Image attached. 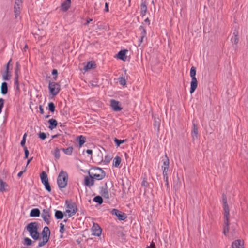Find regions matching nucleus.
Masks as SVG:
<instances>
[{
    "label": "nucleus",
    "instance_id": "nucleus-29",
    "mask_svg": "<svg viewBox=\"0 0 248 248\" xmlns=\"http://www.w3.org/2000/svg\"><path fill=\"white\" fill-rule=\"evenodd\" d=\"M77 140L79 146L81 147L86 141V138L82 135H80L78 137Z\"/></svg>",
    "mask_w": 248,
    "mask_h": 248
},
{
    "label": "nucleus",
    "instance_id": "nucleus-31",
    "mask_svg": "<svg viewBox=\"0 0 248 248\" xmlns=\"http://www.w3.org/2000/svg\"><path fill=\"white\" fill-rule=\"evenodd\" d=\"M55 217L57 219H62L64 217L63 213L59 210H56L55 213Z\"/></svg>",
    "mask_w": 248,
    "mask_h": 248
},
{
    "label": "nucleus",
    "instance_id": "nucleus-37",
    "mask_svg": "<svg viewBox=\"0 0 248 248\" xmlns=\"http://www.w3.org/2000/svg\"><path fill=\"white\" fill-rule=\"evenodd\" d=\"M166 159L164 160L163 161V166H162V167H165V168H168L170 164L169 159L167 156L165 155Z\"/></svg>",
    "mask_w": 248,
    "mask_h": 248
},
{
    "label": "nucleus",
    "instance_id": "nucleus-17",
    "mask_svg": "<svg viewBox=\"0 0 248 248\" xmlns=\"http://www.w3.org/2000/svg\"><path fill=\"white\" fill-rule=\"evenodd\" d=\"M100 193L104 198L107 199L109 198V194L106 183L105 186L101 188Z\"/></svg>",
    "mask_w": 248,
    "mask_h": 248
},
{
    "label": "nucleus",
    "instance_id": "nucleus-13",
    "mask_svg": "<svg viewBox=\"0 0 248 248\" xmlns=\"http://www.w3.org/2000/svg\"><path fill=\"white\" fill-rule=\"evenodd\" d=\"M89 176H86L84 178V185L89 187L92 186L94 185V179L91 176L90 174V171H89Z\"/></svg>",
    "mask_w": 248,
    "mask_h": 248
},
{
    "label": "nucleus",
    "instance_id": "nucleus-38",
    "mask_svg": "<svg viewBox=\"0 0 248 248\" xmlns=\"http://www.w3.org/2000/svg\"><path fill=\"white\" fill-rule=\"evenodd\" d=\"M49 110L52 113L55 111V106L53 102H50L48 104Z\"/></svg>",
    "mask_w": 248,
    "mask_h": 248
},
{
    "label": "nucleus",
    "instance_id": "nucleus-25",
    "mask_svg": "<svg viewBox=\"0 0 248 248\" xmlns=\"http://www.w3.org/2000/svg\"><path fill=\"white\" fill-rule=\"evenodd\" d=\"M40 215V211L38 208L32 209L30 213V216L31 217H38Z\"/></svg>",
    "mask_w": 248,
    "mask_h": 248
},
{
    "label": "nucleus",
    "instance_id": "nucleus-50",
    "mask_svg": "<svg viewBox=\"0 0 248 248\" xmlns=\"http://www.w3.org/2000/svg\"><path fill=\"white\" fill-rule=\"evenodd\" d=\"M4 106V99L2 98H0V114L1 113L2 109Z\"/></svg>",
    "mask_w": 248,
    "mask_h": 248
},
{
    "label": "nucleus",
    "instance_id": "nucleus-22",
    "mask_svg": "<svg viewBox=\"0 0 248 248\" xmlns=\"http://www.w3.org/2000/svg\"><path fill=\"white\" fill-rule=\"evenodd\" d=\"M8 185L2 179H0V191L3 192L8 190Z\"/></svg>",
    "mask_w": 248,
    "mask_h": 248
},
{
    "label": "nucleus",
    "instance_id": "nucleus-34",
    "mask_svg": "<svg viewBox=\"0 0 248 248\" xmlns=\"http://www.w3.org/2000/svg\"><path fill=\"white\" fill-rule=\"evenodd\" d=\"M93 201L99 203V204H101L103 203V200L101 196H97L93 198Z\"/></svg>",
    "mask_w": 248,
    "mask_h": 248
},
{
    "label": "nucleus",
    "instance_id": "nucleus-16",
    "mask_svg": "<svg viewBox=\"0 0 248 248\" xmlns=\"http://www.w3.org/2000/svg\"><path fill=\"white\" fill-rule=\"evenodd\" d=\"M71 3V0H66L63 2L61 5V9L63 12L67 11L70 7Z\"/></svg>",
    "mask_w": 248,
    "mask_h": 248
},
{
    "label": "nucleus",
    "instance_id": "nucleus-9",
    "mask_svg": "<svg viewBox=\"0 0 248 248\" xmlns=\"http://www.w3.org/2000/svg\"><path fill=\"white\" fill-rule=\"evenodd\" d=\"M41 217L44 220V221L47 224V225H49L50 223V218H51V214H50V210L49 209H44L43 210Z\"/></svg>",
    "mask_w": 248,
    "mask_h": 248
},
{
    "label": "nucleus",
    "instance_id": "nucleus-12",
    "mask_svg": "<svg viewBox=\"0 0 248 248\" xmlns=\"http://www.w3.org/2000/svg\"><path fill=\"white\" fill-rule=\"evenodd\" d=\"M111 213L112 215H114L117 216L120 220H124L126 218V215L124 213H123L117 209H112Z\"/></svg>",
    "mask_w": 248,
    "mask_h": 248
},
{
    "label": "nucleus",
    "instance_id": "nucleus-11",
    "mask_svg": "<svg viewBox=\"0 0 248 248\" xmlns=\"http://www.w3.org/2000/svg\"><path fill=\"white\" fill-rule=\"evenodd\" d=\"M91 229L93 235L96 236H99L101 235L102 233V229L98 224L93 223Z\"/></svg>",
    "mask_w": 248,
    "mask_h": 248
},
{
    "label": "nucleus",
    "instance_id": "nucleus-4",
    "mask_svg": "<svg viewBox=\"0 0 248 248\" xmlns=\"http://www.w3.org/2000/svg\"><path fill=\"white\" fill-rule=\"evenodd\" d=\"M196 69L192 66L190 69V76L191 77V81L190 83V93H192L196 90L197 87L198 82L196 78Z\"/></svg>",
    "mask_w": 248,
    "mask_h": 248
},
{
    "label": "nucleus",
    "instance_id": "nucleus-2",
    "mask_svg": "<svg viewBox=\"0 0 248 248\" xmlns=\"http://www.w3.org/2000/svg\"><path fill=\"white\" fill-rule=\"evenodd\" d=\"M68 175L66 172L62 170L57 178V184L60 189L64 188L67 185Z\"/></svg>",
    "mask_w": 248,
    "mask_h": 248
},
{
    "label": "nucleus",
    "instance_id": "nucleus-26",
    "mask_svg": "<svg viewBox=\"0 0 248 248\" xmlns=\"http://www.w3.org/2000/svg\"><path fill=\"white\" fill-rule=\"evenodd\" d=\"M8 93V85L6 82L2 83L1 85V93L2 94H6Z\"/></svg>",
    "mask_w": 248,
    "mask_h": 248
},
{
    "label": "nucleus",
    "instance_id": "nucleus-24",
    "mask_svg": "<svg viewBox=\"0 0 248 248\" xmlns=\"http://www.w3.org/2000/svg\"><path fill=\"white\" fill-rule=\"evenodd\" d=\"M48 123L49 124L48 128L51 130L56 128L58 124L57 121L55 119L52 118L49 120Z\"/></svg>",
    "mask_w": 248,
    "mask_h": 248
},
{
    "label": "nucleus",
    "instance_id": "nucleus-63",
    "mask_svg": "<svg viewBox=\"0 0 248 248\" xmlns=\"http://www.w3.org/2000/svg\"><path fill=\"white\" fill-rule=\"evenodd\" d=\"M144 21H145V22L148 23V24L149 25L150 24V20H149V18H147L146 19H145Z\"/></svg>",
    "mask_w": 248,
    "mask_h": 248
},
{
    "label": "nucleus",
    "instance_id": "nucleus-51",
    "mask_svg": "<svg viewBox=\"0 0 248 248\" xmlns=\"http://www.w3.org/2000/svg\"><path fill=\"white\" fill-rule=\"evenodd\" d=\"M24 152H25V158L27 159L28 157L29 152L27 147H25L24 148Z\"/></svg>",
    "mask_w": 248,
    "mask_h": 248
},
{
    "label": "nucleus",
    "instance_id": "nucleus-32",
    "mask_svg": "<svg viewBox=\"0 0 248 248\" xmlns=\"http://www.w3.org/2000/svg\"><path fill=\"white\" fill-rule=\"evenodd\" d=\"M62 150L65 154L71 155L72 154L73 148L72 147H69L67 148H62Z\"/></svg>",
    "mask_w": 248,
    "mask_h": 248
},
{
    "label": "nucleus",
    "instance_id": "nucleus-52",
    "mask_svg": "<svg viewBox=\"0 0 248 248\" xmlns=\"http://www.w3.org/2000/svg\"><path fill=\"white\" fill-rule=\"evenodd\" d=\"M52 75H56L55 77H53L54 80H56L57 79V75L58 74L57 70L56 69H53L52 72Z\"/></svg>",
    "mask_w": 248,
    "mask_h": 248
},
{
    "label": "nucleus",
    "instance_id": "nucleus-59",
    "mask_svg": "<svg viewBox=\"0 0 248 248\" xmlns=\"http://www.w3.org/2000/svg\"><path fill=\"white\" fill-rule=\"evenodd\" d=\"M86 152L88 154H90V155H92V153H93V151L91 149H87L86 151Z\"/></svg>",
    "mask_w": 248,
    "mask_h": 248
},
{
    "label": "nucleus",
    "instance_id": "nucleus-28",
    "mask_svg": "<svg viewBox=\"0 0 248 248\" xmlns=\"http://www.w3.org/2000/svg\"><path fill=\"white\" fill-rule=\"evenodd\" d=\"M40 178H41V182L43 184H45L47 182H48L47 175L45 171H43L41 173V174L40 175Z\"/></svg>",
    "mask_w": 248,
    "mask_h": 248
},
{
    "label": "nucleus",
    "instance_id": "nucleus-55",
    "mask_svg": "<svg viewBox=\"0 0 248 248\" xmlns=\"http://www.w3.org/2000/svg\"><path fill=\"white\" fill-rule=\"evenodd\" d=\"M163 178L166 182V185L168 187L169 186L168 177V176H166V177H163Z\"/></svg>",
    "mask_w": 248,
    "mask_h": 248
},
{
    "label": "nucleus",
    "instance_id": "nucleus-14",
    "mask_svg": "<svg viewBox=\"0 0 248 248\" xmlns=\"http://www.w3.org/2000/svg\"><path fill=\"white\" fill-rule=\"evenodd\" d=\"M110 106L113 110L115 111H120L122 109V108L120 106V102L114 99L110 101Z\"/></svg>",
    "mask_w": 248,
    "mask_h": 248
},
{
    "label": "nucleus",
    "instance_id": "nucleus-43",
    "mask_svg": "<svg viewBox=\"0 0 248 248\" xmlns=\"http://www.w3.org/2000/svg\"><path fill=\"white\" fill-rule=\"evenodd\" d=\"M140 29L141 30V35L142 36V38H144L146 36V32L145 29L143 27V26H140Z\"/></svg>",
    "mask_w": 248,
    "mask_h": 248
},
{
    "label": "nucleus",
    "instance_id": "nucleus-20",
    "mask_svg": "<svg viewBox=\"0 0 248 248\" xmlns=\"http://www.w3.org/2000/svg\"><path fill=\"white\" fill-rule=\"evenodd\" d=\"M147 11V6L145 1H142L140 5V15L142 16H145Z\"/></svg>",
    "mask_w": 248,
    "mask_h": 248
},
{
    "label": "nucleus",
    "instance_id": "nucleus-53",
    "mask_svg": "<svg viewBox=\"0 0 248 248\" xmlns=\"http://www.w3.org/2000/svg\"><path fill=\"white\" fill-rule=\"evenodd\" d=\"M111 159V158L109 156H106L105 157V160H104V161L106 162V163H108V162H110Z\"/></svg>",
    "mask_w": 248,
    "mask_h": 248
},
{
    "label": "nucleus",
    "instance_id": "nucleus-44",
    "mask_svg": "<svg viewBox=\"0 0 248 248\" xmlns=\"http://www.w3.org/2000/svg\"><path fill=\"white\" fill-rule=\"evenodd\" d=\"M231 42L235 44L236 45H237L239 42V37L235 36L232 37L231 38Z\"/></svg>",
    "mask_w": 248,
    "mask_h": 248
},
{
    "label": "nucleus",
    "instance_id": "nucleus-42",
    "mask_svg": "<svg viewBox=\"0 0 248 248\" xmlns=\"http://www.w3.org/2000/svg\"><path fill=\"white\" fill-rule=\"evenodd\" d=\"M55 157L59 159L60 157V150L58 148H56L54 151Z\"/></svg>",
    "mask_w": 248,
    "mask_h": 248
},
{
    "label": "nucleus",
    "instance_id": "nucleus-30",
    "mask_svg": "<svg viewBox=\"0 0 248 248\" xmlns=\"http://www.w3.org/2000/svg\"><path fill=\"white\" fill-rule=\"evenodd\" d=\"M121 157L119 156H116L113 161V165L115 167H118L119 166L120 164L121 163Z\"/></svg>",
    "mask_w": 248,
    "mask_h": 248
},
{
    "label": "nucleus",
    "instance_id": "nucleus-5",
    "mask_svg": "<svg viewBox=\"0 0 248 248\" xmlns=\"http://www.w3.org/2000/svg\"><path fill=\"white\" fill-rule=\"evenodd\" d=\"M90 174L94 179L97 180H101L104 179L106 176V173L104 170L98 167L92 169Z\"/></svg>",
    "mask_w": 248,
    "mask_h": 248
},
{
    "label": "nucleus",
    "instance_id": "nucleus-64",
    "mask_svg": "<svg viewBox=\"0 0 248 248\" xmlns=\"http://www.w3.org/2000/svg\"><path fill=\"white\" fill-rule=\"evenodd\" d=\"M32 158H31L30 159H29L28 161H27V166L29 164V163L32 160Z\"/></svg>",
    "mask_w": 248,
    "mask_h": 248
},
{
    "label": "nucleus",
    "instance_id": "nucleus-33",
    "mask_svg": "<svg viewBox=\"0 0 248 248\" xmlns=\"http://www.w3.org/2000/svg\"><path fill=\"white\" fill-rule=\"evenodd\" d=\"M126 141H127L126 139L121 140H119V139H117L116 138H115L114 139V141L116 144V145L117 147H119L121 144L126 142Z\"/></svg>",
    "mask_w": 248,
    "mask_h": 248
},
{
    "label": "nucleus",
    "instance_id": "nucleus-40",
    "mask_svg": "<svg viewBox=\"0 0 248 248\" xmlns=\"http://www.w3.org/2000/svg\"><path fill=\"white\" fill-rule=\"evenodd\" d=\"M89 86L91 87H98V81H95V80H94V81L92 80V81H90L89 84Z\"/></svg>",
    "mask_w": 248,
    "mask_h": 248
},
{
    "label": "nucleus",
    "instance_id": "nucleus-19",
    "mask_svg": "<svg viewBox=\"0 0 248 248\" xmlns=\"http://www.w3.org/2000/svg\"><path fill=\"white\" fill-rule=\"evenodd\" d=\"M198 127L195 123L193 124V129L191 131V136L193 140H195L198 139Z\"/></svg>",
    "mask_w": 248,
    "mask_h": 248
},
{
    "label": "nucleus",
    "instance_id": "nucleus-27",
    "mask_svg": "<svg viewBox=\"0 0 248 248\" xmlns=\"http://www.w3.org/2000/svg\"><path fill=\"white\" fill-rule=\"evenodd\" d=\"M95 66L96 65L94 64V62H89L84 66V70H85V71H87L91 69L95 68Z\"/></svg>",
    "mask_w": 248,
    "mask_h": 248
},
{
    "label": "nucleus",
    "instance_id": "nucleus-6",
    "mask_svg": "<svg viewBox=\"0 0 248 248\" xmlns=\"http://www.w3.org/2000/svg\"><path fill=\"white\" fill-rule=\"evenodd\" d=\"M50 235V231L49 228L45 226L42 232V241L39 242L38 244L39 247L44 246L49 240Z\"/></svg>",
    "mask_w": 248,
    "mask_h": 248
},
{
    "label": "nucleus",
    "instance_id": "nucleus-62",
    "mask_svg": "<svg viewBox=\"0 0 248 248\" xmlns=\"http://www.w3.org/2000/svg\"><path fill=\"white\" fill-rule=\"evenodd\" d=\"M143 38H142V36H140V39L139 40V42H140L139 45H140V44H141L143 42Z\"/></svg>",
    "mask_w": 248,
    "mask_h": 248
},
{
    "label": "nucleus",
    "instance_id": "nucleus-7",
    "mask_svg": "<svg viewBox=\"0 0 248 248\" xmlns=\"http://www.w3.org/2000/svg\"><path fill=\"white\" fill-rule=\"evenodd\" d=\"M66 204L68 209L66 210V213L68 214L69 217L74 215L78 211L77 204L75 202L66 201Z\"/></svg>",
    "mask_w": 248,
    "mask_h": 248
},
{
    "label": "nucleus",
    "instance_id": "nucleus-15",
    "mask_svg": "<svg viewBox=\"0 0 248 248\" xmlns=\"http://www.w3.org/2000/svg\"><path fill=\"white\" fill-rule=\"evenodd\" d=\"M12 61V59H10L6 64L5 71L2 74V79L4 80H10V76L9 75V64Z\"/></svg>",
    "mask_w": 248,
    "mask_h": 248
},
{
    "label": "nucleus",
    "instance_id": "nucleus-41",
    "mask_svg": "<svg viewBox=\"0 0 248 248\" xmlns=\"http://www.w3.org/2000/svg\"><path fill=\"white\" fill-rule=\"evenodd\" d=\"M26 136H27V134L25 133L23 135L22 140H21V145L22 147H23V148H24L25 147H26L25 146Z\"/></svg>",
    "mask_w": 248,
    "mask_h": 248
},
{
    "label": "nucleus",
    "instance_id": "nucleus-35",
    "mask_svg": "<svg viewBox=\"0 0 248 248\" xmlns=\"http://www.w3.org/2000/svg\"><path fill=\"white\" fill-rule=\"evenodd\" d=\"M181 186V182L179 178H178L177 180L175 182L174 184V188L176 190H178L180 188Z\"/></svg>",
    "mask_w": 248,
    "mask_h": 248
},
{
    "label": "nucleus",
    "instance_id": "nucleus-18",
    "mask_svg": "<svg viewBox=\"0 0 248 248\" xmlns=\"http://www.w3.org/2000/svg\"><path fill=\"white\" fill-rule=\"evenodd\" d=\"M18 69V63L16 62V67L15 69V77L14 79V84L16 87V90L19 91V82H18V76L17 74V71Z\"/></svg>",
    "mask_w": 248,
    "mask_h": 248
},
{
    "label": "nucleus",
    "instance_id": "nucleus-48",
    "mask_svg": "<svg viewBox=\"0 0 248 248\" xmlns=\"http://www.w3.org/2000/svg\"><path fill=\"white\" fill-rule=\"evenodd\" d=\"M60 232L61 234H63L65 231L64 225L62 223H61L60 224Z\"/></svg>",
    "mask_w": 248,
    "mask_h": 248
},
{
    "label": "nucleus",
    "instance_id": "nucleus-39",
    "mask_svg": "<svg viewBox=\"0 0 248 248\" xmlns=\"http://www.w3.org/2000/svg\"><path fill=\"white\" fill-rule=\"evenodd\" d=\"M119 82L120 84L123 86H124L126 84V79L124 77H121L119 78Z\"/></svg>",
    "mask_w": 248,
    "mask_h": 248
},
{
    "label": "nucleus",
    "instance_id": "nucleus-36",
    "mask_svg": "<svg viewBox=\"0 0 248 248\" xmlns=\"http://www.w3.org/2000/svg\"><path fill=\"white\" fill-rule=\"evenodd\" d=\"M160 120L159 119L155 118L154 120V126L155 128H156L157 130H159L160 127Z\"/></svg>",
    "mask_w": 248,
    "mask_h": 248
},
{
    "label": "nucleus",
    "instance_id": "nucleus-58",
    "mask_svg": "<svg viewBox=\"0 0 248 248\" xmlns=\"http://www.w3.org/2000/svg\"><path fill=\"white\" fill-rule=\"evenodd\" d=\"M39 110L41 114H43L44 113V109L41 105L39 106Z\"/></svg>",
    "mask_w": 248,
    "mask_h": 248
},
{
    "label": "nucleus",
    "instance_id": "nucleus-57",
    "mask_svg": "<svg viewBox=\"0 0 248 248\" xmlns=\"http://www.w3.org/2000/svg\"><path fill=\"white\" fill-rule=\"evenodd\" d=\"M105 11L108 12L109 11L108 4V3H105Z\"/></svg>",
    "mask_w": 248,
    "mask_h": 248
},
{
    "label": "nucleus",
    "instance_id": "nucleus-1",
    "mask_svg": "<svg viewBox=\"0 0 248 248\" xmlns=\"http://www.w3.org/2000/svg\"><path fill=\"white\" fill-rule=\"evenodd\" d=\"M222 201L224 209L223 233L226 236L229 232V218L230 214L229 207L227 204V197L224 194H223L222 195Z\"/></svg>",
    "mask_w": 248,
    "mask_h": 248
},
{
    "label": "nucleus",
    "instance_id": "nucleus-23",
    "mask_svg": "<svg viewBox=\"0 0 248 248\" xmlns=\"http://www.w3.org/2000/svg\"><path fill=\"white\" fill-rule=\"evenodd\" d=\"M232 248H244L243 244L240 240H235L232 243Z\"/></svg>",
    "mask_w": 248,
    "mask_h": 248
},
{
    "label": "nucleus",
    "instance_id": "nucleus-3",
    "mask_svg": "<svg viewBox=\"0 0 248 248\" xmlns=\"http://www.w3.org/2000/svg\"><path fill=\"white\" fill-rule=\"evenodd\" d=\"M26 229L33 239L37 240L39 239V233L38 232V224L37 222L30 223L27 226Z\"/></svg>",
    "mask_w": 248,
    "mask_h": 248
},
{
    "label": "nucleus",
    "instance_id": "nucleus-61",
    "mask_svg": "<svg viewBox=\"0 0 248 248\" xmlns=\"http://www.w3.org/2000/svg\"><path fill=\"white\" fill-rule=\"evenodd\" d=\"M151 248H155V245L154 243L151 244L150 246H149Z\"/></svg>",
    "mask_w": 248,
    "mask_h": 248
},
{
    "label": "nucleus",
    "instance_id": "nucleus-45",
    "mask_svg": "<svg viewBox=\"0 0 248 248\" xmlns=\"http://www.w3.org/2000/svg\"><path fill=\"white\" fill-rule=\"evenodd\" d=\"M38 136L41 140H45L46 138V135L44 132H40L38 133Z\"/></svg>",
    "mask_w": 248,
    "mask_h": 248
},
{
    "label": "nucleus",
    "instance_id": "nucleus-49",
    "mask_svg": "<svg viewBox=\"0 0 248 248\" xmlns=\"http://www.w3.org/2000/svg\"><path fill=\"white\" fill-rule=\"evenodd\" d=\"M163 169V177H166L168 176V168H165V167H162Z\"/></svg>",
    "mask_w": 248,
    "mask_h": 248
},
{
    "label": "nucleus",
    "instance_id": "nucleus-47",
    "mask_svg": "<svg viewBox=\"0 0 248 248\" xmlns=\"http://www.w3.org/2000/svg\"><path fill=\"white\" fill-rule=\"evenodd\" d=\"M43 184L45 185L46 189L48 192H51V186H50V184H49V182H47V183Z\"/></svg>",
    "mask_w": 248,
    "mask_h": 248
},
{
    "label": "nucleus",
    "instance_id": "nucleus-46",
    "mask_svg": "<svg viewBox=\"0 0 248 248\" xmlns=\"http://www.w3.org/2000/svg\"><path fill=\"white\" fill-rule=\"evenodd\" d=\"M31 243H32V241L30 238H26L24 239V245H26L27 246H30L31 244Z\"/></svg>",
    "mask_w": 248,
    "mask_h": 248
},
{
    "label": "nucleus",
    "instance_id": "nucleus-60",
    "mask_svg": "<svg viewBox=\"0 0 248 248\" xmlns=\"http://www.w3.org/2000/svg\"><path fill=\"white\" fill-rule=\"evenodd\" d=\"M93 20L92 19L89 18V19H87L86 21V22L85 23V25H87L88 24Z\"/></svg>",
    "mask_w": 248,
    "mask_h": 248
},
{
    "label": "nucleus",
    "instance_id": "nucleus-10",
    "mask_svg": "<svg viewBox=\"0 0 248 248\" xmlns=\"http://www.w3.org/2000/svg\"><path fill=\"white\" fill-rule=\"evenodd\" d=\"M22 0H16L14 5L15 16L17 18L20 14L21 9L22 6Z\"/></svg>",
    "mask_w": 248,
    "mask_h": 248
},
{
    "label": "nucleus",
    "instance_id": "nucleus-8",
    "mask_svg": "<svg viewBox=\"0 0 248 248\" xmlns=\"http://www.w3.org/2000/svg\"><path fill=\"white\" fill-rule=\"evenodd\" d=\"M49 89L53 95H56L60 90V85L55 82H49Z\"/></svg>",
    "mask_w": 248,
    "mask_h": 248
},
{
    "label": "nucleus",
    "instance_id": "nucleus-56",
    "mask_svg": "<svg viewBox=\"0 0 248 248\" xmlns=\"http://www.w3.org/2000/svg\"><path fill=\"white\" fill-rule=\"evenodd\" d=\"M238 34H239L238 31L236 30H235L233 33V35L235 37H238Z\"/></svg>",
    "mask_w": 248,
    "mask_h": 248
},
{
    "label": "nucleus",
    "instance_id": "nucleus-21",
    "mask_svg": "<svg viewBox=\"0 0 248 248\" xmlns=\"http://www.w3.org/2000/svg\"><path fill=\"white\" fill-rule=\"evenodd\" d=\"M128 52L126 49L122 50L119 51L117 54V57L119 59L125 61L126 59V53Z\"/></svg>",
    "mask_w": 248,
    "mask_h": 248
},
{
    "label": "nucleus",
    "instance_id": "nucleus-54",
    "mask_svg": "<svg viewBox=\"0 0 248 248\" xmlns=\"http://www.w3.org/2000/svg\"><path fill=\"white\" fill-rule=\"evenodd\" d=\"M25 171H26V168H25V169H24L23 170L20 171V172L18 173V174H17V176H18V177H21V176L22 175V174H23V173H24Z\"/></svg>",
    "mask_w": 248,
    "mask_h": 248
}]
</instances>
